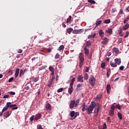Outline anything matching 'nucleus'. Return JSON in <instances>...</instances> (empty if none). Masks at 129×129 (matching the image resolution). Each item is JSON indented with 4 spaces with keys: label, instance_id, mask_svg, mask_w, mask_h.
<instances>
[{
    "label": "nucleus",
    "instance_id": "obj_1",
    "mask_svg": "<svg viewBox=\"0 0 129 129\" xmlns=\"http://www.w3.org/2000/svg\"><path fill=\"white\" fill-rule=\"evenodd\" d=\"M79 101H80V99H77L75 100H71L70 104V109H72V108H74V107H77L79 105Z\"/></svg>",
    "mask_w": 129,
    "mask_h": 129
},
{
    "label": "nucleus",
    "instance_id": "obj_2",
    "mask_svg": "<svg viewBox=\"0 0 129 129\" xmlns=\"http://www.w3.org/2000/svg\"><path fill=\"white\" fill-rule=\"evenodd\" d=\"M95 105H96L95 103L93 102V103L90 104L89 106V107H88V108H87V110H88L87 114H91V113H92V111H93V109L95 107Z\"/></svg>",
    "mask_w": 129,
    "mask_h": 129
},
{
    "label": "nucleus",
    "instance_id": "obj_3",
    "mask_svg": "<svg viewBox=\"0 0 129 129\" xmlns=\"http://www.w3.org/2000/svg\"><path fill=\"white\" fill-rule=\"evenodd\" d=\"M95 81H96L95 77H94L93 75H91L90 79H89V83L92 87H94V85H95Z\"/></svg>",
    "mask_w": 129,
    "mask_h": 129
},
{
    "label": "nucleus",
    "instance_id": "obj_4",
    "mask_svg": "<svg viewBox=\"0 0 129 129\" xmlns=\"http://www.w3.org/2000/svg\"><path fill=\"white\" fill-rule=\"evenodd\" d=\"M70 115L72 117V120L75 119L77 116L79 115V112H75V111H72L70 113Z\"/></svg>",
    "mask_w": 129,
    "mask_h": 129
},
{
    "label": "nucleus",
    "instance_id": "obj_5",
    "mask_svg": "<svg viewBox=\"0 0 129 129\" xmlns=\"http://www.w3.org/2000/svg\"><path fill=\"white\" fill-rule=\"evenodd\" d=\"M111 109L109 111V115L110 116H113L114 115V110H115V106L111 105Z\"/></svg>",
    "mask_w": 129,
    "mask_h": 129
},
{
    "label": "nucleus",
    "instance_id": "obj_6",
    "mask_svg": "<svg viewBox=\"0 0 129 129\" xmlns=\"http://www.w3.org/2000/svg\"><path fill=\"white\" fill-rule=\"evenodd\" d=\"M103 41L101 42V43L103 44V45H106L108 43V41L109 39L108 38L105 37L101 38Z\"/></svg>",
    "mask_w": 129,
    "mask_h": 129
},
{
    "label": "nucleus",
    "instance_id": "obj_7",
    "mask_svg": "<svg viewBox=\"0 0 129 129\" xmlns=\"http://www.w3.org/2000/svg\"><path fill=\"white\" fill-rule=\"evenodd\" d=\"M98 112H99V106L94 109V116H95V117L98 116Z\"/></svg>",
    "mask_w": 129,
    "mask_h": 129
},
{
    "label": "nucleus",
    "instance_id": "obj_8",
    "mask_svg": "<svg viewBox=\"0 0 129 129\" xmlns=\"http://www.w3.org/2000/svg\"><path fill=\"white\" fill-rule=\"evenodd\" d=\"M84 51L85 55H86V56H89V48H88V47L85 46L84 48Z\"/></svg>",
    "mask_w": 129,
    "mask_h": 129
},
{
    "label": "nucleus",
    "instance_id": "obj_9",
    "mask_svg": "<svg viewBox=\"0 0 129 129\" xmlns=\"http://www.w3.org/2000/svg\"><path fill=\"white\" fill-rule=\"evenodd\" d=\"M79 59L80 62H84V55L82 52L80 53Z\"/></svg>",
    "mask_w": 129,
    "mask_h": 129
},
{
    "label": "nucleus",
    "instance_id": "obj_10",
    "mask_svg": "<svg viewBox=\"0 0 129 129\" xmlns=\"http://www.w3.org/2000/svg\"><path fill=\"white\" fill-rule=\"evenodd\" d=\"M46 109L47 110H51L52 109V107L51 106V104L50 103H47L45 104V106Z\"/></svg>",
    "mask_w": 129,
    "mask_h": 129
},
{
    "label": "nucleus",
    "instance_id": "obj_11",
    "mask_svg": "<svg viewBox=\"0 0 129 129\" xmlns=\"http://www.w3.org/2000/svg\"><path fill=\"white\" fill-rule=\"evenodd\" d=\"M88 108V106L86 105L85 103H84L83 104L82 108V111H85V110H87Z\"/></svg>",
    "mask_w": 129,
    "mask_h": 129
},
{
    "label": "nucleus",
    "instance_id": "obj_12",
    "mask_svg": "<svg viewBox=\"0 0 129 129\" xmlns=\"http://www.w3.org/2000/svg\"><path fill=\"white\" fill-rule=\"evenodd\" d=\"M99 35L100 37H101V39H102V38L104 37V32H103V30H102V29H101L99 30Z\"/></svg>",
    "mask_w": 129,
    "mask_h": 129
},
{
    "label": "nucleus",
    "instance_id": "obj_13",
    "mask_svg": "<svg viewBox=\"0 0 129 129\" xmlns=\"http://www.w3.org/2000/svg\"><path fill=\"white\" fill-rule=\"evenodd\" d=\"M114 61L117 65H120V63H121V59L120 58H115Z\"/></svg>",
    "mask_w": 129,
    "mask_h": 129
},
{
    "label": "nucleus",
    "instance_id": "obj_14",
    "mask_svg": "<svg viewBox=\"0 0 129 129\" xmlns=\"http://www.w3.org/2000/svg\"><path fill=\"white\" fill-rule=\"evenodd\" d=\"M42 116V115L40 113L37 114L35 115L34 119L35 120H38V119H40Z\"/></svg>",
    "mask_w": 129,
    "mask_h": 129
},
{
    "label": "nucleus",
    "instance_id": "obj_15",
    "mask_svg": "<svg viewBox=\"0 0 129 129\" xmlns=\"http://www.w3.org/2000/svg\"><path fill=\"white\" fill-rule=\"evenodd\" d=\"M83 76H82V75H79L78 77V81L79 82H83V81H84L83 80Z\"/></svg>",
    "mask_w": 129,
    "mask_h": 129
},
{
    "label": "nucleus",
    "instance_id": "obj_16",
    "mask_svg": "<svg viewBox=\"0 0 129 129\" xmlns=\"http://www.w3.org/2000/svg\"><path fill=\"white\" fill-rule=\"evenodd\" d=\"M111 91V87L110 85L108 84L106 86V91L107 93H110V91Z\"/></svg>",
    "mask_w": 129,
    "mask_h": 129
},
{
    "label": "nucleus",
    "instance_id": "obj_17",
    "mask_svg": "<svg viewBox=\"0 0 129 129\" xmlns=\"http://www.w3.org/2000/svg\"><path fill=\"white\" fill-rule=\"evenodd\" d=\"M118 33L119 34V37H122V36H123V34H122V29L121 28V27L119 28V29L118 30Z\"/></svg>",
    "mask_w": 129,
    "mask_h": 129
},
{
    "label": "nucleus",
    "instance_id": "obj_18",
    "mask_svg": "<svg viewBox=\"0 0 129 129\" xmlns=\"http://www.w3.org/2000/svg\"><path fill=\"white\" fill-rule=\"evenodd\" d=\"M70 88L68 89V92L70 94H72V93L74 91V89L73 88V86H70Z\"/></svg>",
    "mask_w": 129,
    "mask_h": 129
},
{
    "label": "nucleus",
    "instance_id": "obj_19",
    "mask_svg": "<svg viewBox=\"0 0 129 129\" xmlns=\"http://www.w3.org/2000/svg\"><path fill=\"white\" fill-rule=\"evenodd\" d=\"M8 109H9V108L8 107V106H5L3 108V109L2 111V112L0 113V116H3V113L4 112V111H6V110H8Z\"/></svg>",
    "mask_w": 129,
    "mask_h": 129
},
{
    "label": "nucleus",
    "instance_id": "obj_20",
    "mask_svg": "<svg viewBox=\"0 0 129 129\" xmlns=\"http://www.w3.org/2000/svg\"><path fill=\"white\" fill-rule=\"evenodd\" d=\"M112 51L114 53H115V54H119V49L116 47L113 48Z\"/></svg>",
    "mask_w": 129,
    "mask_h": 129
},
{
    "label": "nucleus",
    "instance_id": "obj_21",
    "mask_svg": "<svg viewBox=\"0 0 129 129\" xmlns=\"http://www.w3.org/2000/svg\"><path fill=\"white\" fill-rule=\"evenodd\" d=\"M110 66L112 67V68H115L116 67H117V64L115 62H113L112 61H110Z\"/></svg>",
    "mask_w": 129,
    "mask_h": 129
},
{
    "label": "nucleus",
    "instance_id": "obj_22",
    "mask_svg": "<svg viewBox=\"0 0 129 129\" xmlns=\"http://www.w3.org/2000/svg\"><path fill=\"white\" fill-rule=\"evenodd\" d=\"M129 28V24L128 23H126L124 26L122 27V29L123 31H125L126 30H127Z\"/></svg>",
    "mask_w": 129,
    "mask_h": 129
},
{
    "label": "nucleus",
    "instance_id": "obj_23",
    "mask_svg": "<svg viewBox=\"0 0 129 129\" xmlns=\"http://www.w3.org/2000/svg\"><path fill=\"white\" fill-rule=\"evenodd\" d=\"M19 73H20V69H16L15 74V77L16 78L19 76Z\"/></svg>",
    "mask_w": 129,
    "mask_h": 129
},
{
    "label": "nucleus",
    "instance_id": "obj_24",
    "mask_svg": "<svg viewBox=\"0 0 129 129\" xmlns=\"http://www.w3.org/2000/svg\"><path fill=\"white\" fill-rule=\"evenodd\" d=\"M25 72H26V71L23 70V69L20 70V73H19V76L20 77H22L24 74H25Z\"/></svg>",
    "mask_w": 129,
    "mask_h": 129
},
{
    "label": "nucleus",
    "instance_id": "obj_25",
    "mask_svg": "<svg viewBox=\"0 0 129 129\" xmlns=\"http://www.w3.org/2000/svg\"><path fill=\"white\" fill-rule=\"evenodd\" d=\"M106 33H107L109 35H112V29L108 28V29L106 30Z\"/></svg>",
    "mask_w": 129,
    "mask_h": 129
},
{
    "label": "nucleus",
    "instance_id": "obj_26",
    "mask_svg": "<svg viewBox=\"0 0 129 129\" xmlns=\"http://www.w3.org/2000/svg\"><path fill=\"white\" fill-rule=\"evenodd\" d=\"M72 22V16H71V15L69 16V18H67V23H70Z\"/></svg>",
    "mask_w": 129,
    "mask_h": 129
},
{
    "label": "nucleus",
    "instance_id": "obj_27",
    "mask_svg": "<svg viewBox=\"0 0 129 129\" xmlns=\"http://www.w3.org/2000/svg\"><path fill=\"white\" fill-rule=\"evenodd\" d=\"M53 83H54V82H52V81L49 80L48 81V83L47 84L48 87H49V88L51 87L52 86V84H53Z\"/></svg>",
    "mask_w": 129,
    "mask_h": 129
},
{
    "label": "nucleus",
    "instance_id": "obj_28",
    "mask_svg": "<svg viewBox=\"0 0 129 129\" xmlns=\"http://www.w3.org/2000/svg\"><path fill=\"white\" fill-rule=\"evenodd\" d=\"M91 46V41H87L86 43V46L85 47H86L87 48H88V47H90Z\"/></svg>",
    "mask_w": 129,
    "mask_h": 129
},
{
    "label": "nucleus",
    "instance_id": "obj_29",
    "mask_svg": "<svg viewBox=\"0 0 129 129\" xmlns=\"http://www.w3.org/2000/svg\"><path fill=\"white\" fill-rule=\"evenodd\" d=\"M74 81H75V78H73L70 82V86H73V84H74Z\"/></svg>",
    "mask_w": 129,
    "mask_h": 129
},
{
    "label": "nucleus",
    "instance_id": "obj_30",
    "mask_svg": "<svg viewBox=\"0 0 129 129\" xmlns=\"http://www.w3.org/2000/svg\"><path fill=\"white\" fill-rule=\"evenodd\" d=\"M10 115H11V111H8L5 115V117L7 118L8 117H9V116H10Z\"/></svg>",
    "mask_w": 129,
    "mask_h": 129
},
{
    "label": "nucleus",
    "instance_id": "obj_31",
    "mask_svg": "<svg viewBox=\"0 0 129 129\" xmlns=\"http://www.w3.org/2000/svg\"><path fill=\"white\" fill-rule=\"evenodd\" d=\"M102 22V21L101 20L98 21L96 24L95 27L93 29V30H94V29L96 28V27H98V26H99V25H100Z\"/></svg>",
    "mask_w": 129,
    "mask_h": 129
},
{
    "label": "nucleus",
    "instance_id": "obj_32",
    "mask_svg": "<svg viewBox=\"0 0 129 129\" xmlns=\"http://www.w3.org/2000/svg\"><path fill=\"white\" fill-rule=\"evenodd\" d=\"M117 116H118L119 119H120V120H121V119H122V115H121V113L118 112Z\"/></svg>",
    "mask_w": 129,
    "mask_h": 129
},
{
    "label": "nucleus",
    "instance_id": "obj_33",
    "mask_svg": "<svg viewBox=\"0 0 129 129\" xmlns=\"http://www.w3.org/2000/svg\"><path fill=\"white\" fill-rule=\"evenodd\" d=\"M96 34L94 33L92 35H89L88 37V39H93L96 36Z\"/></svg>",
    "mask_w": 129,
    "mask_h": 129
},
{
    "label": "nucleus",
    "instance_id": "obj_34",
    "mask_svg": "<svg viewBox=\"0 0 129 129\" xmlns=\"http://www.w3.org/2000/svg\"><path fill=\"white\" fill-rule=\"evenodd\" d=\"M117 44H121V43H123V40H122V38H119L117 41Z\"/></svg>",
    "mask_w": 129,
    "mask_h": 129
},
{
    "label": "nucleus",
    "instance_id": "obj_35",
    "mask_svg": "<svg viewBox=\"0 0 129 129\" xmlns=\"http://www.w3.org/2000/svg\"><path fill=\"white\" fill-rule=\"evenodd\" d=\"M88 2L91 4V5H95L96 2L94 0H88Z\"/></svg>",
    "mask_w": 129,
    "mask_h": 129
},
{
    "label": "nucleus",
    "instance_id": "obj_36",
    "mask_svg": "<svg viewBox=\"0 0 129 129\" xmlns=\"http://www.w3.org/2000/svg\"><path fill=\"white\" fill-rule=\"evenodd\" d=\"M88 77H89L88 74L87 73L84 74V78L85 80H88Z\"/></svg>",
    "mask_w": 129,
    "mask_h": 129
},
{
    "label": "nucleus",
    "instance_id": "obj_37",
    "mask_svg": "<svg viewBox=\"0 0 129 129\" xmlns=\"http://www.w3.org/2000/svg\"><path fill=\"white\" fill-rule=\"evenodd\" d=\"M73 31V28H69V29H67V33H68V34H71Z\"/></svg>",
    "mask_w": 129,
    "mask_h": 129
},
{
    "label": "nucleus",
    "instance_id": "obj_38",
    "mask_svg": "<svg viewBox=\"0 0 129 129\" xmlns=\"http://www.w3.org/2000/svg\"><path fill=\"white\" fill-rule=\"evenodd\" d=\"M45 68H47V66H43L41 67H40L38 70L39 71H41V70H44Z\"/></svg>",
    "mask_w": 129,
    "mask_h": 129
},
{
    "label": "nucleus",
    "instance_id": "obj_39",
    "mask_svg": "<svg viewBox=\"0 0 129 129\" xmlns=\"http://www.w3.org/2000/svg\"><path fill=\"white\" fill-rule=\"evenodd\" d=\"M83 29H77V34H81L82 33H83Z\"/></svg>",
    "mask_w": 129,
    "mask_h": 129
},
{
    "label": "nucleus",
    "instance_id": "obj_40",
    "mask_svg": "<svg viewBox=\"0 0 129 129\" xmlns=\"http://www.w3.org/2000/svg\"><path fill=\"white\" fill-rule=\"evenodd\" d=\"M64 45H61L58 47V51H61V50H63L64 49Z\"/></svg>",
    "mask_w": 129,
    "mask_h": 129
},
{
    "label": "nucleus",
    "instance_id": "obj_41",
    "mask_svg": "<svg viewBox=\"0 0 129 129\" xmlns=\"http://www.w3.org/2000/svg\"><path fill=\"white\" fill-rule=\"evenodd\" d=\"M104 24H109L110 23V19H106L104 21Z\"/></svg>",
    "mask_w": 129,
    "mask_h": 129
},
{
    "label": "nucleus",
    "instance_id": "obj_42",
    "mask_svg": "<svg viewBox=\"0 0 129 129\" xmlns=\"http://www.w3.org/2000/svg\"><path fill=\"white\" fill-rule=\"evenodd\" d=\"M39 81V77H36L33 79V82H37Z\"/></svg>",
    "mask_w": 129,
    "mask_h": 129
},
{
    "label": "nucleus",
    "instance_id": "obj_43",
    "mask_svg": "<svg viewBox=\"0 0 129 129\" xmlns=\"http://www.w3.org/2000/svg\"><path fill=\"white\" fill-rule=\"evenodd\" d=\"M107 122H109V123H110L111 122V119L110 118V117L108 116L107 117Z\"/></svg>",
    "mask_w": 129,
    "mask_h": 129
},
{
    "label": "nucleus",
    "instance_id": "obj_44",
    "mask_svg": "<svg viewBox=\"0 0 129 129\" xmlns=\"http://www.w3.org/2000/svg\"><path fill=\"white\" fill-rule=\"evenodd\" d=\"M37 129H44V128L42 127V125L38 124L37 126Z\"/></svg>",
    "mask_w": 129,
    "mask_h": 129
},
{
    "label": "nucleus",
    "instance_id": "obj_45",
    "mask_svg": "<svg viewBox=\"0 0 129 129\" xmlns=\"http://www.w3.org/2000/svg\"><path fill=\"white\" fill-rule=\"evenodd\" d=\"M101 94H99L96 96V99H99V98H101Z\"/></svg>",
    "mask_w": 129,
    "mask_h": 129
},
{
    "label": "nucleus",
    "instance_id": "obj_46",
    "mask_svg": "<svg viewBox=\"0 0 129 129\" xmlns=\"http://www.w3.org/2000/svg\"><path fill=\"white\" fill-rule=\"evenodd\" d=\"M11 105H12V103L7 102L6 106H7L8 108H9V107H10L11 108Z\"/></svg>",
    "mask_w": 129,
    "mask_h": 129
},
{
    "label": "nucleus",
    "instance_id": "obj_47",
    "mask_svg": "<svg viewBox=\"0 0 129 129\" xmlns=\"http://www.w3.org/2000/svg\"><path fill=\"white\" fill-rule=\"evenodd\" d=\"M101 67L103 69L105 68V62H102L101 64Z\"/></svg>",
    "mask_w": 129,
    "mask_h": 129
},
{
    "label": "nucleus",
    "instance_id": "obj_48",
    "mask_svg": "<svg viewBox=\"0 0 129 129\" xmlns=\"http://www.w3.org/2000/svg\"><path fill=\"white\" fill-rule=\"evenodd\" d=\"M129 20V17H126L125 19L123 21V24H126L127 21Z\"/></svg>",
    "mask_w": 129,
    "mask_h": 129
},
{
    "label": "nucleus",
    "instance_id": "obj_49",
    "mask_svg": "<svg viewBox=\"0 0 129 129\" xmlns=\"http://www.w3.org/2000/svg\"><path fill=\"white\" fill-rule=\"evenodd\" d=\"M60 58V54L59 53H56L55 56V59H59Z\"/></svg>",
    "mask_w": 129,
    "mask_h": 129
},
{
    "label": "nucleus",
    "instance_id": "obj_50",
    "mask_svg": "<svg viewBox=\"0 0 129 129\" xmlns=\"http://www.w3.org/2000/svg\"><path fill=\"white\" fill-rule=\"evenodd\" d=\"M109 75H110V71H107L106 73V76L108 78H109Z\"/></svg>",
    "mask_w": 129,
    "mask_h": 129
},
{
    "label": "nucleus",
    "instance_id": "obj_51",
    "mask_svg": "<svg viewBox=\"0 0 129 129\" xmlns=\"http://www.w3.org/2000/svg\"><path fill=\"white\" fill-rule=\"evenodd\" d=\"M83 63H84V62H83V61H80L79 62V67H80V68H81L82 67V66H83Z\"/></svg>",
    "mask_w": 129,
    "mask_h": 129
},
{
    "label": "nucleus",
    "instance_id": "obj_52",
    "mask_svg": "<svg viewBox=\"0 0 129 129\" xmlns=\"http://www.w3.org/2000/svg\"><path fill=\"white\" fill-rule=\"evenodd\" d=\"M125 12L126 13H129V6H127L125 9Z\"/></svg>",
    "mask_w": 129,
    "mask_h": 129
},
{
    "label": "nucleus",
    "instance_id": "obj_53",
    "mask_svg": "<svg viewBox=\"0 0 129 129\" xmlns=\"http://www.w3.org/2000/svg\"><path fill=\"white\" fill-rule=\"evenodd\" d=\"M49 71H51V72H53V71H55L54 70V68H53L52 67L50 66V67H49Z\"/></svg>",
    "mask_w": 129,
    "mask_h": 129
},
{
    "label": "nucleus",
    "instance_id": "obj_54",
    "mask_svg": "<svg viewBox=\"0 0 129 129\" xmlns=\"http://www.w3.org/2000/svg\"><path fill=\"white\" fill-rule=\"evenodd\" d=\"M128 35H129V32L128 31H126L125 35L124 36V38H127L128 37Z\"/></svg>",
    "mask_w": 129,
    "mask_h": 129
},
{
    "label": "nucleus",
    "instance_id": "obj_55",
    "mask_svg": "<svg viewBox=\"0 0 129 129\" xmlns=\"http://www.w3.org/2000/svg\"><path fill=\"white\" fill-rule=\"evenodd\" d=\"M62 91H63V88H60L57 90V92L59 93L60 92H62Z\"/></svg>",
    "mask_w": 129,
    "mask_h": 129
},
{
    "label": "nucleus",
    "instance_id": "obj_56",
    "mask_svg": "<svg viewBox=\"0 0 129 129\" xmlns=\"http://www.w3.org/2000/svg\"><path fill=\"white\" fill-rule=\"evenodd\" d=\"M115 12H117V10H116V9H115V8L112 9L111 13L112 14H113L114 13H115Z\"/></svg>",
    "mask_w": 129,
    "mask_h": 129
},
{
    "label": "nucleus",
    "instance_id": "obj_57",
    "mask_svg": "<svg viewBox=\"0 0 129 129\" xmlns=\"http://www.w3.org/2000/svg\"><path fill=\"white\" fill-rule=\"evenodd\" d=\"M119 69L120 71H122L123 69H124V67L123 66H121L119 67Z\"/></svg>",
    "mask_w": 129,
    "mask_h": 129
},
{
    "label": "nucleus",
    "instance_id": "obj_58",
    "mask_svg": "<svg viewBox=\"0 0 129 129\" xmlns=\"http://www.w3.org/2000/svg\"><path fill=\"white\" fill-rule=\"evenodd\" d=\"M55 76H52L50 80L52 82H54V80H55Z\"/></svg>",
    "mask_w": 129,
    "mask_h": 129
},
{
    "label": "nucleus",
    "instance_id": "obj_59",
    "mask_svg": "<svg viewBox=\"0 0 129 129\" xmlns=\"http://www.w3.org/2000/svg\"><path fill=\"white\" fill-rule=\"evenodd\" d=\"M119 14H120V15H122L123 14V10H122V9H120Z\"/></svg>",
    "mask_w": 129,
    "mask_h": 129
},
{
    "label": "nucleus",
    "instance_id": "obj_60",
    "mask_svg": "<svg viewBox=\"0 0 129 129\" xmlns=\"http://www.w3.org/2000/svg\"><path fill=\"white\" fill-rule=\"evenodd\" d=\"M9 93L11 95H16V92L13 91H11Z\"/></svg>",
    "mask_w": 129,
    "mask_h": 129
},
{
    "label": "nucleus",
    "instance_id": "obj_61",
    "mask_svg": "<svg viewBox=\"0 0 129 129\" xmlns=\"http://www.w3.org/2000/svg\"><path fill=\"white\" fill-rule=\"evenodd\" d=\"M34 115H33L30 118V121H33V120H34Z\"/></svg>",
    "mask_w": 129,
    "mask_h": 129
},
{
    "label": "nucleus",
    "instance_id": "obj_62",
    "mask_svg": "<svg viewBox=\"0 0 129 129\" xmlns=\"http://www.w3.org/2000/svg\"><path fill=\"white\" fill-rule=\"evenodd\" d=\"M103 129H106L107 128V126H106V123H104L103 124Z\"/></svg>",
    "mask_w": 129,
    "mask_h": 129
},
{
    "label": "nucleus",
    "instance_id": "obj_63",
    "mask_svg": "<svg viewBox=\"0 0 129 129\" xmlns=\"http://www.w3.org/2000/svg\"><path fill=\"white\" fill-rule=\"evenodd\" d=\"M73 34H77V29H75L72 31Z\"/></svg>",
    "mask_w": 129,
    "mask_h": 129
},
{
    "label": "nucleus",
    "instance_id": "obj_64",
    "mask_svg": "<svg viewBox=\"0 0 129 129\" xmlns=\"http://www.w3.org/2000/svg\"><path fill=\"white\" fill-rule=\"evenodd\" d=\"M10 97V95H5L4 96L3 98H9Z\"/></svg>",
    "mask_w": 129,
    "mask_h": 129
}]
</instances>
